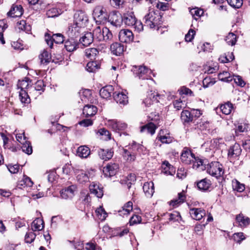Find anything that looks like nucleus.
<instances>
[{"mask_svg": "<svg viewBox=\"0 0 250 250\" xmlns=\"http://www.w3.org/2000/svg\"><path fill=\"white\" fill-rule=\"evenodd\" d=\"M236 220L241 227H246L249 225L250 219L248 217H245L242 214H239L236 217Z\"/></svg>", "mask_w": 250, "mask_h": 250, "instance_id": "f704fd0d", "label": "nucleus"}, {"mask_svg": "<svg viewBox=\"0 0 250 250\" xmlns=\"http://www.w3.org/2000/svg\"><path fill=\"white\" fill-rule=\"evenodd\" d=\"M18 89H20L21 90H25L28 88L29 86L28 80H23L22 81H19L17 84Z\"/></svg>", "mask_w": 250, "mask_h": 250, "instance_id": "052dcab7", "label": "nucleus"}, {"mask_svg": "<svg viewBox=\"0 0 250 250\" xmlns=\"http://www.w3.org/2000/svg\"><path fill=\"white\" fill-rule=\"evenodd\" d=\"M241 153V149L238 144L235 143L231 146L228 151V155L230 158H234L239 156Z\"/></svg>", "mask_w": 250, "mask_h": 250, "instance_id": "6ab92c4d", "label": "nucleus"}, {"mask_svg": "<svg viewBox=\"0 0 250 250\" xmlns=\"http://www.w3.org/2000/svg\"><path fill=\"white\" fill-rule=\"evenodd\" d=\"M102 35L104 36V40L103 41H107L112 38V34L108 28L103 27L102 28Z\"/></svg>", "mask_w": 250, "mask_h": 250, "instance_id": "6e6d98bb", "label": "nucleus"}, {"mask_svg": "<svg viewBox=\"0 0 250 250\" xmlns=\"http://www.w3.org/2000/svg\"><path fill=\"white\" fill-rule=\"evenodd\" d=\"M192 117V114L188 110L183 111L181 114V120L185 123H188L192 122L193 120Z\"/></svg>", "mask_w": 250, "mask_h": 250, "instance_id": "37998d69", "label": "nucleus"}, {"mask_svg": "<svg viewBox=\"0 0 250 250\" xmlns=\"http://www.w3.org/2000/svg\"><path fill=\"white\" fill-rule=\"evenodd\" d=\"M218 79L221 81L229 82L232 81V77L230 76L228 72L224 71L219 73Z\"/></svg>", "mask_w": 250, "mask_h": 250, "instance_id": "a18cd8bd", "label": "nucleus"}, {"mask_svg": "<svg viewBox=\"0 0 250 250\" xmlns=\"http://www.w3.org/2000/svg\"><path fill=\"white\" fill-rule=\"evenodd\" d=\"M226 41L229 45H233L236 42V36L233 33H229L226 37Z\"/></svg>", "mask_w": 250, "mask_h": 250, "instance_id": "5fc2aeb1", "label": "nucleus"}, {"mask_svg": "<svg viewBox=\"0 0 250 250\" xmlns=\"http://www.w3.org/2000/svg\"><path fill=\"white\" fill-rule=\"evenodd\" d=\"M74 22L79 25V27H83L88 21V17L83 11L76 12L74 16Z\"/></svg>", "mask_w": 250, "mask_h": 250, "instance_id": "6e6552de", "label": "nucleus"}, {"mask_svg": "<svg viewBox=\"0 0 250 250\" xmlns=\"http://www.w3.org/2000/svg\"><path fill=\"white\" fill-rule=\"evenodd\" d=\"M156 7L159 10L165 11L168 9L169 4L167 2H159L157 3Z\"/></svg>", "mask_w": 250, "mask_h": 250, "instance_id": "774afa93", "label": "nucleus"}, {"mask_svg": "<svg viewBox=\"0 0 250 250\" xmlns=\"http://www.w3.org/2000/svg\"><path fill=\"white\" fill-rule=\"evenodd\" d=\"M181 161L182 162L186 165L191 164V162L195 160V156L191 152L190 150L187 147H185L181 153Z\"/></svg>", "mask_w": 250, "mask_h": 250, "instance_id": "20e7f679", "label": "nucleus"}, {"mask_svg": "<svg viewBox=\"0 0 250 250\" xmlns=\"http://www.w3.org/2000/svg\"><path fill=\"white\" fill-rule=\"evenodd\" d=\"M211 185V181L205 178L197 183V186L199 189L201 190L206 191L210 188Z\"/></svg>", "mask_w": 250, "mask_h": 250, "instance_id": "7c9ffc66", "label": "nucleus"}, {"mask_svg": "<svg viewBox=\"0 0 250 250\" xmlns=\"http://www.w3.org/2000/svg\"><path fill=\"white\" fill-rule=\"evenodd\" d=\"M232 187L234 190L239 192L243 191L245 188V185L236 179L232 181Z\"/></svg>", "mask_w": 250, "mask_h": 250, "instance_id": "8fccbe9b", "label": "nucleus"}, {"mask_svg": "<svg viewBox=\"0 0 250 250\" xmlns=\"http://www.w3.org/2000/svg\"><path fill=\"white\" fill-rule=\"evenodd\" d=\"M207 172L212 176L218 177L224 174L222 165L218 162H212L208 165Z\"/></svg>", "mask_w": 250, "mask_h": 250, "instance_id": "f03ea898", "label": "nucleus"}, {"mask_svg": "<svg viewBox=\"0 0 250 250\" xmlns=\"http://www.w3.org/2000/svg\"><path fill=\"white\" fill-rule=\"evenodd\" d=\"M123 151V158L127 162H132L136 160V157L127 148H124Z\"/></svg>", "mask_w": 250, "mask_h": 250, "instance_id": "ea45409f", "label": "nucleus"}, {"mask_svg": "<svg viewBox=\"0 0 250 250\" xmlns=\"http://www.w3.org/2000/svg\"><path fill=\"white\" fill-rule=\"evenodd\" d=\"M195 32L194 30L190 29L188 33L185 35V41L187 42H191L194 38Z\"/></svg>", "mask_w": 250, "mask_h": 250, "instance_id": "338daca9", "label": "nucleus"}, {"mask_svg": "<svg viewBox=\"0 0 250 250\" xmlns=\"http://www.w3.org/2000/svg\"><path fill=\"white\" fill-rule=\"evenodd\" d=\"M19 98L21 103H29L30 98L27 94V92L25 90H20L19 92Z\"/></svg>", "mask_w": 250, "mask_h": 250, "instance_id": "603ef678", "label": "nucleus"}, {"mask_svg": "<svg viewBox=\"0 0 250 250\" xmlns=\"http://www.w3.org/2000/svg\"><path fill=\"white\" fill-rule=\"evenodd\" d=\"M93 15L95 18H97L101 21H105L107 17L105 10L101 6H97L94 8Z\"/></svg>", "mask_w": 250, "mask_h": 250, "instance_id": "9b49d317", "label": "nucleus"}, {"mask_svg": "<svg viewBox=\"0 0 250 250\" xmlns=\"http://www.w3.org/2000/svg\"><path fill=\"white\" fill-rule=\"evenodd\" d=\"M100 68L99 63L96 61H91L87 63L86 70L89 72H95Z\"/></svg>", "mask_w": 250, "mask_h": 250, "instance_id": "a19ab883", "label": "nucleus"}, {"mask_svg": "<svg viewBox=\"0 0 250 250\" xmlns=\"http://www.w3.org/2000/svg\"><path fill=\"white\" fill-rule=\"evenodd\" d=\"M31 229L33 231H40L44 228V222L42 219L37 218L31 224Z\"/></svg>", "mask_w": 250, "mask_h": 250, "instance_id": "bb28decb", "label": "nucleus"}, {"mask_svg": "<svg viewBox=\"0 0 250 250\" xmlns=\"http://www.w3.org/2000/svg\"><path fill=\"white\" fill-rule=\"evenodd\" d=\"M44 84L42 80H39L35 84L34 90L36 91H38L39 94H41V91H43L44 89Z\"/></svg>", "mask_w": 250, "mask_h": 250, "instance_id": "13d9d810", "label": "nucleus"}, {"mask_svg": "<svg viewBox=\"0 0 250 250\" xmlns=\"http://www.w3.org/2000/svg\"><path fill=\"white\" fill-rule=\"evenodd\" d=\"M192 167L194 169H198L200 170H203L206 167L203 166V162L201 159L196 158L195 157V160L192 161Z\"/></svg>", "mask_w": 250, "mask_h": 250, "instance_id": "49530a36", "label": "nucleus"}, {"mask_svg": "<svg viewBox=\"0 0 250 250\" xmlns=\"http://www.w3.org/2000/svg\"><path fill=\"white\" fill-rule=\"evenodd\" d=\"M94 172V170H91L87 172L83 170H78L77 172V180L81 184H84L89 181V179L91 176H93V173Z\"/></svg>", "mask_w": 250, "mask_h": 250, "instance_id": "0eeeda50", "label": "nucleus"}, {"mask_svg": "<svg viewBox=\"0 0 250 250\" xmlns=\"http://www.w3.org/2000/svg\"><path fill=\"white\" fill-rule=\"evenodd\" d=\"M97 217L101 221H104L107 217V213L102 207H100L95 210Z\"/></svg>", "mask_w": 250, "mask_h": 250, "instance_id": "de8ad7c7", "label": "nucleus"}, {"mask_svg": "<svg viewBox=\"0 0 250 250\" xmlns=\"http://www.w3.org/2000/svg\"><path fill=\"white\" fill-rule=\"evenodd\" d=\"M94 39L92 33H86L80 39V42L83 46H87L90 44L93 41Z\"/></svg>", "mask_w": 250, "mask_h": 250, "instance_id": "cd10ccee", "label": "nucleus"}, {"mask_svg": "<svg viewBox=\"0 0 250 250\" xmlns=\"http://www.w3.org/2000/svg\"><path fill=\"white\" fill-rule=\"evenodd\" d=\"M23 8L21 5H13L7 15L12 18L19 17L23 14Z\"/></svg>", "mask_w": 250, "mask_h": 250, "instance_id": "4468645a", "label": "nucleus"}, {"mask_svg": "<svg viewBox=\"0 0 250 250\" xmlns=\"http://www.w3.org/2000/svg\"><path fill=\"white\" fill-rule=\"evenodd\" d=\"M162 171L167 175H173L175 172V169L167 161H165L162 165Z\"/></svg>", "mask_w": 250, "mask_h": 250, "instance_id": "5701e85b", "label": "nucleus"}, {"mask_svg": "<svg viewBox=\"0 0 250 250\" xmlns=\"http://www.w3.org/2000/svg\"><path fill=\"white\" fill-rule=\"evenodd\" d=\"M99 53V51L96 48H88L84 50L85 56L91 60H95Z\"/></svg>", "mask_w": 250, "mask_h": 250, "instance_id": "2f4dec72", "label": "nucleus"}, {"mask_svg": "<svg viewBox=\"0 0 250 250\" xmlns=\"http://www.w3.org/2000/svg\"><path fill=\"white\" fill-rule=\"evenodd\" d=\"M82 28V27H79V25L73 22L69 25L66 33L70 38H75L79 35Z\"/></svg>", "mask_w": 250, "mask_h": 250, "instance_id": "f8f14e48", "label": "nucleus"}, {"mask_svg": "<svg viewBox=\"0 0 250 250\" xmlns=\"http://www.w3.org/2000/svg\"><path fill=\"white\" fill-rule=\"evenodd\" d=\"M36 234L33 231L27 232L25 236V241L27 243H31L36 237Z\"/></svg>", "mask_w": 250, "mask_h": 250, "instance_id": "bf43d9fd", "label": "nucleus"}, {"mask_svg": "<svg viewBox=\"0 0 250 250\" xmlns=\"http://www.w3.org/2000/svg\"><path fill=\"white\" fill-rule=\"evenodd\" d=\"M59 15L60 13L56 8H51L46 12V15L48 18H54Z\"/></svg>", "mask_w": 250, "mask_h": 250, "instance_id": "0e129e2a", "label": "nucleus"}, {"mask_svg": "<svg viewBox=\"0 0 250 250\" xmlns=\"http://www.w3.org/2000/svg\"><path fill=\"white\" fill-rule=\"evenodd\" d=\"M189 213L193 219L200 220L206 215V211L204 209L201 208H190Z\"/></svg>", "mask_w": 250, "mask_h": 250, "instance_id": "2eb2a0df", "label": "nucleus"}, {"mask_svg": "<svg viewBox=\"0 0 250 250\" xmlns=\"http://www.w3.org/2000/svg\"><path fill=\"white\" fill-rule=\"evenodd\" d=\"M76 187L74 185H71L62 189L60 191L61 196L65 199H72L75 195Z\"/></svg>", "mask_w": 250, "mask_h": 250, "instance_id": "9d476101", "label": "nucleus"}, {"mask_svg": "<svg viewBox=\"0 0 250 250\" xmlns=\"http://www.w3.org/2000/svg\"><path fill=\"white\" fill-rule=\"evenodd\" d=\"M52 38L54 42L57 44L62 43L64 41V37L60 33L53 34Z\"/></svg>", "mask_w": 250, "mask_h": 250, "instance_id": "e2e57ef3", "label": "nucleus"}, {"mask_svg": "<svg viewBox=\"0 0 250 250\" xmlns=\"http://www.w3.org/2000/svg\"><path fill=\"white\" fill-rule=\"evenodd\" d=\"M90 154V150L88 147L86 146H79L77 150V155L82 158H86Z\"/></svg>", "mask_w": 250, "mask_h": 250, "instance_id": "a878e982", "label": "nucleus"}, {"mask_svg": "<svg viewBox=\"0 0 250 250\" xmlns=\"http://www.w3.org/2000/svg\"><path fill=\"white\" fill-rule=\"evenodd\" d=\"M97 112V108L94 105L87 104L83 108V114L86 117L95 115Z\"/></svg>", "mask_w": 250, "mask_h": 250, "instance_id": "412c9836", "label": "nucleus"}, {"mask_svg": "<svg viewBox=\"0 0 250 250\" xmlns=\"http://www.w3.org/2000/svg\"><path fill=\"white\" fill-rule=\"evenodd\" d=\"M89 189L91 193L99 198H102L104 195L103 188L100 187L97 183H92L89 186Z\"/></svg>", "mask_w": 250, "mask_h": 250, "instance_id": "a211bd4d", "label": "nucleus"}, {"mask_svg": "<svg viewBox=\"0 0 250 250\" xmlns=\"http://www.w3.org/2000/svg\"><path fill=\"white\" fill-rule=\"evenodd\" d=\"M113 97L116 102L120 104L124 105L128 103V97L123 92L118 93H114Z\"/></svg>", "mask_w": 250, "mask_h": 250, "instance_id": "393cba45", "label": "nucleus"}, {"mask_svg": "<svg viewBox=\"0 0 250 250\" xmlns=\"http://www.w3.org/2000/svg\"><path fill=\"white\" fill-rule=\"evenodd\" d=\"M189 12L193 18L196 20L201 17L204 14V11L202 9L197 7L190 9Z\"/></svg>", "mask_w": 250, "mask_h": 250, "instance_id": "09e8293b", "label": "nucleus"}, {"mask_svg": "<svg viewBox=\"0 0 250 250\" xmlns=\"http://www.w3.org/2000/svg\"><path fill=\"white\" fill-rule=\"evenodd\" d=\"M39 59L42 64H47L52 59L50 54L46 50H44L39 56Z\"/></svg>", "mask_w": 250, "mask_h": 250, "instance_id": "c03bdc74", "label": "nucleus"}, {"mask_svg": "<svg viewBox=\"0 0 250 250\" xmlns=\"http://www.w3.org/2000/svg\"><path fill=\"white\" fill-rule=\"evenodd\" d=\"M157 127L153 123L150 122L141 126L140 131L141 132H146L153 135L155 133Z\"/></svg>", "mask_w": 250, "mask_h": 250, "instance_id": "c85d7f7f", "label": "nucleus"}, {"mask_svg": "<svg viewBox=\"0 0 250 250\" xmlns=\"http://www.w3.org/2000/svg\"><path fill=\"white\" fill-rule=\"evenodd\" d=\"M133 71L140 79H148L150 77L148 75V74H149L151 72V70L145 66H135L134 68Z\"/></svg>", "mask_w": 250, "mask_h": 250, "instance_id": "1a4fd4ad", "label": "nucleus"}, {"mask_svg": "<svg viewBox=\"0 0 250 250\" xmlns=\"http://www.w3.org/2000/svg\"><path fill=\"white\" fill-rule=\"evenodd\" d=\"M98 153L101 159L107 161L113 157L114 151L111 149H104L100 148L99 149Z\"/></svg>", "mask_w": 250, "mask_h": 250, "instance_id": "aec40b11", "label": "nucleus"}, {"mask_svg": "<svg viewBox=\"0 0 250 250\" xmlns=\"http://www.w3.org/2000/svg\"><path fill=\"white\" fill-rule=\"evenodd\" d=\"M119 168L118 165L115 163L108 164L104 167L103 172L106 176L111 177L117 173Z\"/></svg>", "mask_w": 250, "mask_h": 250, "instance_id": "ddd939ff", "label": "nucleus"}, {"mask_svg": "<svg viewBox=\"0 0 250 250\" xmlns=\"http://www.w3.org/2000/svg\"><path fill=\"white\" fill-rule=\"evenodd\" d=\"M113 90L112 85H106L100 89V95L104 99H108L111 97Z\"/></svg>", "mask_w": 250, "mask_h": 250, "instance_id": "b1692460", "label": "nucleus"}, {"mask_svg": "<svg viewBox=\"0 0 250 250\" xmlns=\"http://www.w3.org/2000/svg\"><path fill=\"white\" fill-rule=\"evenodd\" d=\"M110 49L113 54L120 56L124 52V46L120 43L115 42L111 45Z\"/></svg>", "mask_w": 250, "mask_h": 250, "instance_id": "c756f323", "label": "nucleus"}, {"mask_svg": "<svg viewBox=\"0 0 250 250\" xmlns=\"http://www.w3.org/2000/svg\"><path fill=\"white\" fill-rule=\"evenodd\" d=\"M249 128L248 125L247 124H241L235 129L234 137H239L243 136L247 133Z\"/></svg>", "mask_w": 250, "mask_h": 250, "instance_id": "473e14b6", "label": "nucleus"}, {"mask_svg": "<svg viewBox=\"0 0 250 250\" xmlns=\"http://www.w3.org/2000/svg\"><path fill=\"white\" fill-rule=\"evenodd\" d=\"M17 26L19 30L24 31L26 33H28L31 30L30 25L27 24L26 21L24 20H21L18 21L17 23Z\"/></svg>", "mask_w": 250, "mask_h": 250, "instance_id": "79ce46f5", "label": "nucleus"}, {"mask_svg": "<svg viewBox=\"0 0 250 250\" xmlns=\"http://www.w3.org/2000/svg\"><path fill=\"white\" fill-rule=\"evenodd\" d=\"M123 17L119 12L113 11L108 16V21L115 26H120L123 22Z\"/></svg>", "mask_w": 250, "mask_h": 250, "instance_id": "39448f33", "label": "nucleus"}, {"mask_svg": "<svg viewBox=\"0 0 250 250\" xmlns=\"http://www.w3.org/2000/svg\"><path fill=\"white\" fill-rule=\"evenodd\" d=\"M162 16L157 11L149 9L144 17L145 25L153 28L161 23Z\"/></svg>", "mask_w": 250, "mask_h": 250, "instance_id": "f257e3e1", "label": "nucleus"}, {"mask_svg": "<svg viewBox=\"0 0 250 250\" xmlns=\"http://www.w3.org/2000/svg\"><path fill=\"white\" fill-rule=\"evenodd\" d=\"M220 108L223 114L229 115L231 113L233 109V104L230 102H228L224 104H221Z\"/></svg>", "mask_w": 250, "mask_h": 250, "instance_id": "58836bf2", "label": "nucleus"}, {"mask_svg": "<svg viewBox=\"0 0 250 250\" xmlns=\"http://www.w3.org/2000/svg\"><path fill=\"white\" fill-rule=\"evenodd\" d=\"M79 43L75 38H70L64 43V46L67 51L72 52L76 50L79 45Z\"/></svg>", "mask_w": 250, "mask_h": 250, "instance_id": "dca6fc26", "label": "nucleus"}, {"mask_svg": "<svg viewBox=\"0 0 250 250\" xmlns=\"http://www.w3.org/2000/svg\"><path fill=\"white\" fill-rule=\"evenodd\" d=\"M178 199H173L171 200L170 202V205L176 207L178 206L179 204L184 202L185 200L184 195L183 193L180 192L178 193Z\"/></svg>", "mask_w": 250, "mask_h": 250, "instance_id": "3c124183", "label": "nucleus"}, {"mask_svg": "<svg viewBox=\"0 0 250 250\" xmlns=\"http://www.w3.org/2000/svg\"><path fill=\"white\" fill-rule=\"evenodd\" d=\"M33 183L31 179L27 176L24 175L22 180L19 181L18 186L20 188L25 187H31L33 186Z\"/></svg>", "mask_w": 250, "mask_h": 250, "instance_id": "c9c22d12", "label": "nucleus"}, {"mask_svg": "<svg viewBox=\"0 0 250 250\" xmlns=\"http://www.w3.org/2000/svg\"><path fill=\"white\" fill-rule=\"evenodd\" d=\"M102 28L100 26L96 27L92 33L94 40L97 41H103L104 40V36L102 35Z\"/></svg>", "mask_w": 250, "mask_h": 250, "instance_id": "4c0bfd02", "label": "nucleus"}, {"mask_svg": "<svg viewBox=\"0 0 250 250\" xmlns=\"http://www.w3.org/2000/svg\"><path fill=\"white\" fill-rule=\"evenodd\" d=\"M160 141L162 143L169 144L172 142V138L167 136H158L155 141Z\"/></svg>", "mask_w": 250, "mask_h": 250, "instance_id": "680f3d73", "label": "nucleus"}, {"mask_svg": "<svg viewBox=\"0 0 250 250\" xmlns=\"http://www.w3.org/2000/svg\"><path fill=\"white\" fill-rule=\"evenodd\" d=\"M228 3L234 8H240L243 5V0H227Z\"/></svg>", "mask_w": 250, "mask_h": 250, "instance_id": "4d7b16f0", "label": "nucleus"}, {"mask_svg": "<svg viewBox=\"0 0 250 250\" xmlns=\"http://www.w3.org/2000/svg\"><path fill=\"white\" fill-rule=\"evenodd\" d=\"M123 20V22L128 26H133L136 21V19L132 12L125 14Z\"/></svg>", "mask_w": 250, "mask_h": 250, "instance_id": "f3484780", "label": "nucleus"}, {"mask_svg": "<svg viewBox=\"0 0 250 250\" xmlns=\"http://www.w3.org/2000/svg\"><path fill=\"white\" fill-rule=\"evenodd\" d=\"M157 95H155L154 93H150L148 94L147 97L143 101V104L146 107H149L155 101H157Z\"/></svg>", "mask_w": 250, "mask_h": 250, "instance_id": "72a5a7b5", "label": "nucleus"}, {"mask_svg": "<svg viewBox=\"0 0 250 250\" xmlns=\"http://www.w3.org/2000/svg\"><path fill=\"white\" fill-rule=\"evenodd\" d=\"M132 206L133 203L132 202L129 201L126 203L122 207V209L119 210V215L121 216L128 215L132 210Z\"/></svg>", "mask_w": 250, "mask_h": 250, "instance_id": "e433bc0d", "label": "nucleus"}, {"mask_svg": "<svg viewBox=\"0 0 250 250\" xmlns=\"http://www.w3.org/2000/svg\"><path fill=\"white\" fill-rule=\"evenodd\" d=\"M233 240L237 243H241L242 241L245 239L244 234L242 232L235 233L233 235Z\"/></svg>", "mask_w": 250, "mask_h": 250, "instance_id": "69168bd1", "label": "nucleus"}, {"mask_svg": "<svg viewBox=\"0 0 250 250\" xmlns=\"http://www.w3.org/2000/svg\"><path fill=\"white\" fill-rule=\"evenodd\" d=\"M106 124L117 133L124 130L127 127V125L125 123L118 122L116 120H108Z\"/></svg>", "mask_w": 250, "mask_h": 250, "instance_id": "7ed1b4c3", "label": "nucleus"}, {"mask_svg": "<svg viewBox=\"0 0 250 250\" xmlns=\"http://www.w3.org/2000/svg\"><path fill=\"white\" fill-rule=\"evenodd\" d=\"M143 190L147 197H151L154 192V187L152 182H146L143 186Z\"/></svg>", "mask_w": 250, "mask_h": 250, "instance_id": "4be33fe9", "label": "nucleus"}, {"mask_svg": "<svg viewBox=\"0 0 250 250\" xmlns=\"http://www.w3.org/2000/svg\"><path fill=\"white\" fill-rule=\"evenodd\" d=\"M119 39L121 42L130 43L134 39L132 32L128 29H122L119 33Z\"/></svg>", "mask_w": 250, "mask_h": 250, "instance_id": "423d86ee", "label": "nucleus"}, {"mask_svg": "<svg viewBox=\"0 0 250 250\" xmlns=\"http://www.w3.org/2000/svg\"><path fill=\"white\" fill-rule=\"evenodd\" d=\"M22 146H21L22 150L25 153L30 155L32 153V147L29 142L25 141L24 143H23Z\"/></svg>", "mask_w": 250, "mask_h": 250, "instance_id": "864d4df0", "label": "nucleus"}]
</instances>
